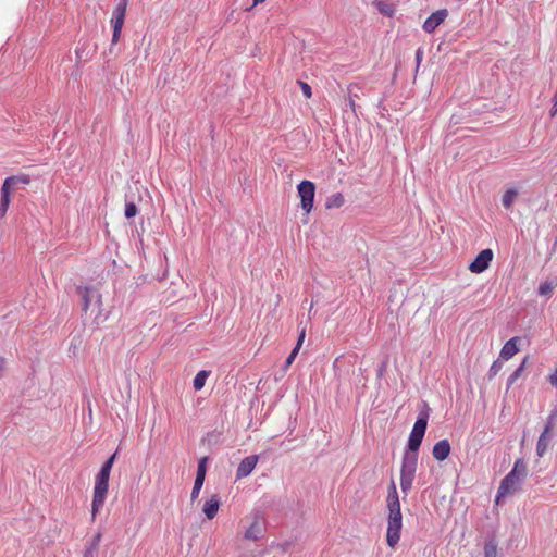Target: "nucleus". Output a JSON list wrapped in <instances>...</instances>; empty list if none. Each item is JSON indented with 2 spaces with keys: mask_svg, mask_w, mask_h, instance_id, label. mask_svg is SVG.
Segmentation results:
<instances>
[{
  "mask_svg": "<svg viewBox=\"0 0 557 557\" xmlns=\"http://www.w3.org/2000/svg\"><path fill=\"white\" fill-rule=\"evenodd\" d=\"M386 505L388 509L386 542L391 548H395L400 540L403 516L396 484L393 480L388 485Z\"/></svg>",
  "mask_w": 557,
  "mask_h": 557,
  "instance_id": "f257e3e1",
  "label": "nucleus"
},
{
  "mask_svg": "<svg viewBox=\"0 0 557 557\" xmlns=\"http://www.w3.org/2000/svg\"><path fill=\"white\" fill-rule=\"evenodd\" d=\"M115 459V454H113L101 467L100 471L95 478V485L92 491V502H91V520L96 519V516L102 509L108 490H109V479L111 469Z\"/></svg>",
  "mask_w": 557,
  "mask_h": 557,
  "instance_id": "f03ea898",
  "label": "nucleus"
},
{
  "mask_svg": "<svg viewBox=\"0 0 557 557\" xmlns=\"http://www.w3.org/2000/svg\"><path fill=\"white\" fill-rule=\"evenodd\" d=\"M527 465L522 459H518L512 470L502 480L500 485L498 487L496 504L500 502L502 498L513 494L518 491L520 484L527 475Z\"/></svg>",
  "mask_w": 557,
  "mask_h": 557,
  "instance_id": "7ed1b4c3",
  "label": "nucleus"
},
{
  "mask_svg": "<svg viewBox=\"0 0 557 557\" xmlns=\"http://www.w3.org/2000/svg\"><path fill=\"white\" fill-rule=\"evenodd\" d=\"M418 456L416 454H406L403 458L400 469V488L407 494L413 483L417 470Z\"/></svg>",
  "mask_w": 557,
  "mask_h": 557,
  "instance_id": "20e7f679",
  "label": "nucleus"
},
{
  "mask_svg": "<svg viewBox=\"0 0 557 557\" xmlns=\"http://www.w3.org/2000/svg\"><path fill=\"white\" fill-rule=\"evenodd\" d=\"M428 426V414H421L417 419V421L413 424V428L411 430V433L409 435L408 440V448L412 454L417 455V451L419 447L421 446L422 440L425 434V430Z\"/></svg>",
  "mask_w": 557,
  "mask_h": 557,
  "instance_id": "39448f33",
  "label": "nucleus"
},
{
  "mask_svg": "<svg viewBox=\"0 0 557 557\" xmlns=\"http://www.w3.org/2000/svg\"><path fill=\"white\" fill-rule=\"evenodd\" d=\"M301 209L309 214L313 208L315 185L311 181H301L297 186Z\"/></svg>",
  "mask_w": 557,
  "mask_h": 557,
  "instance_id": "423d86ee",
  "label": "nucleus"
},
{
  "mask_svg": "<svg viewBox=\"0 0 557 557\" xmlns=\"http://www.w3.org/2000/svg\"><path fill=\"white\" fill-rule=\"evenodd\" d=\"M126 9H127V0H120L113 11L112 18H111V24L113 27V34H112V44L113 45L117 44L120 40L121 32H122L125 15H126Z\"/></svg>",
  "mask_w": 557,
  "mask_h": 557,
  "instance_id": "0eeeda50",
  "label": "nucleus"
},
{
  "mask_svg": "<svg viewBox=\"0 0 557 557\" xmlns=\"http://www.w3.org/2000/svg\"><path fill=\"white\" fill-rule=\"evenodd\" d=\"M494 258V253L492 249H483L479 252V255L475 257V259L469 264V270L472 273H482L486 269H488L490 263L492 262Z\"/></svg>",
  "mask_w": 557,
  "mask_h": 557,
  "instance_id": "6e6552de",
  "label": "nucleus"
},
{
  "mask_svg": "<svg viewBox=\"0 0 557 557\" xmlns=\"http://www.w3.org/2000/svg\"><path fill=\"white\" fill-rule=\"evenodd\" d=\"M205 478H206V458H202L198 463L197 474H196L194 487H193L191 494H190L191 502H195L198 498L200 491L202 488L203 482H205Z\"/></svg>",
  "mask_w": 557,
  "mask_h": 557,
  "instance_id": "1a4fd4ad",
  "label": "nucleus"
},
{
  "mask_svg": "<svg viewBox=\"0 0 557 557\" xmlns=\"http://www.w3.org/2000/svg\"><path fill=\"white\" fill-rule=\"evenodd\" d=\"M447 15L448 12L446 9H442L432 13L423 24L424 32L433 33L444 22Z\"/></svg>",
  "mask_w": 557,
  "mask_h": 557,
  "instance_id": "9d476101",
  "label": "nucleus"
},
{
  "mask_svg": "<svg viewBox=\"0 0 557 557\" xmlns=\"http://www.w3.org/2000/svg\"><path fill=\"white\" fill-rule=\"evenodd\" d=\"M258 456L256 455L244 458L236 470V479L240 480L248 476L256 468Z\"/></svg>",
  "mask_w": 557,
  "mask_h": 557,
  "instance_id": "9b49d317",
  "label": "nucleus"
},
{
  "mask_svg": "<svg viewBox=\"0 0 557 557\" xmlns=\"http://www.w3.org/2000/svg\"><path fill=\"white\" fill-rule=\"evenodd\" d=\"M220 506H221L220 496L218 494H212L203 503L202 512L205 513L207 519L212 520L218 515Z\"/></svg>",
  "mask_w": 557,
  "mask_h": 557,
  "instance_id": "f8f14e48",
  "label": "nucleus"
},
{
  "mask_svg": "<svg viewBox=\"0 0 557 557\" xmlns=\"http://www.w3.org/2000/svg\"><path fill=\"white\" fill-rule=\"evenodd\" d=\"M520 342V337H512L509 341H507L503 348L500 349V358L504 360L511 359L516 354L519 352L518 343Z\"/></svg>",
  "mask_w": 557,
  "mask_h": 557,
  "instance_id": "ddd939ff",
  "label": "nucleus"
},
{
  "mask_svg": "<svg viewBox=\"0 0 557 557\" xmlns=\"http://www.w3.org/2000/svg\"><path fill=\"white\" fill-rule=\"evenodd\" d=\"M450 454V444L447 440H442L433 446L432 455L437 461H444Z\"/></svg>",
  "mask_w": 557,
  "mask_h": 557,
  "instance_id": "4468645a",
  "label": "nucleus"
},
{
  "mask_svg": "<svg viewBox=\"0 0 557 557\" xmlns=\"http://www.w3.org/2000/svg\"><path fill=\"white\" fill-rule=\"evenodd\" d=\"M30 182L27 175L22 176H10L7 177L1 187V197H10V187L12 184L23 183L28 184Z\"/></svg>",
  "mask_w": 557,
  "mask_h": 557,
  "instance_id": "2eb2a0df",
  "label": "nucleus"
},
{
  "mask_svg": "<svg viewBox=\"0 0 557 557\" xmlns=\"http://www.w3.org/2000/svg\"><path fill=\"white\" fill-rule=\"evenodd\" d=\"M262 535V528L258 520H255L246 530L244 537L248 541H258Z\"/></svg>",
  "mask_w": 557,
  "mask_h": 557,
  "instance_id": "dca6fc26",
  "label": "nucleus"
},
{
  "mask_svg": "<svg viewBox=\"0 0 557 557\" xmlns=\"http://www.w3.org/2000/svg\"><path fill=\"white\" fill-rule=\"evenodd\" d=\"M374 5L377 9V11L385 16L391 17L395 13V5L389 1L377 0L374 2Z\"/></svg>",
  "mask_w": 557,
  "mask_h": 557,
  "instance_id": "f3484780",
  "label": "nucleus"
},
{
  "mask_svg": "<svg viewBox=\"0 0 557 557\" xmlns=\"http://www.w3.org/2000/svg\"><path fill=\"white\" fill-rule=\"evenodd\" d=\"M552 435L541 433L536 443V454L539 457H543L546 453Z\"/></svg>",
  "mask_w": 557,
  "mask_h": 557,
  "instance_id": "a211bd4d",
  "label": "nucleus"
},
{
  "mask_svg": "<svg viewBox=\"0 0 557 557\" xmlns=\"http://www.w3.org/2000/svg\"><path fill=\"white\" fill-rule=\"evenodd\" d=\"M518 197V190L515 188L507 189L502 197V203L507 210L512 208L515 200Z\"/></svg>",
  "mask_w": 557,
  "mask_h": 557,
  "instance_id": "6ab92c4d",
  "label": "nucleus"
},
{
  "mask_svg": "<svg viewBox=\"0 0 557 557\" xmlns=\"http://www.w3.org/2000/svg\"><path fill=\"white\" fill-rule=\"evenodd\" d=\"M95 292H96L95 288L91 286H85L83 288H79V294H81V296L83 298V302H84L83 309L85 311L88 310Z\"/></svg>",
  "mask_w": 557,
  "mask_h": 557,
  "instance_id": "aec40b11",
  "label": "nucleus"
},
{
  "mask_svg": "<svg viewBox=\"0 0 557 557\" xmlns=\"http://www.w3.org/2000/svg\"><path fill=\"white\" fill-rule=\"evenodd\" d=\"M305 335H306V332L305 330H301L299 336H298V341H297V344L296 346L294 347V349L290 351L289 356L287 357L286 361H285V367H289L293 361L295 360L302 343H304V339H305Z\"/></svg>",
  "mask_w": 557,
  "mask_h": 557,
  "instance_id": "412c9836",
  "label": "nucleus"
},
{
  "mask_svg": "<svg viewBox=\"0 0 557 557\" xmlns=\"http://www.w3.org/2000/svg\"><path fill=\"white\" fill-rule=\"evenodd\" d=\"M345 202V198L342 193H335L331 195L325 202L327 209L341 208Z\"/></svg>",
  "mask_w": 557,
  "mask_h": 557,
  "instance_id": "4be33fe9",
  "label": "nucleus"
},
{
  "mask_svg": "<svg viewBox=\"0 0 557 557\" xmlns=\"http://www.w3.org/2000/svg\"><path fill=\"white\" fill-rule=\"evenodd\" d=\"M360 90V87L357 84H350L348 86V106L352 110L354 113H356V100L359 99V95L354 92V90Z\"/></svg>",
  "mask_w": 557,
  "mask_h": 557,
  "instance_id": "5701e85b",
  "label": "nucleus"
},
{
  "mask_svg": "<svg viewBox=\"0 0 557 557\" xmlns=\"http://www.w3.org/2000/svg\"><path fill=\"white\" fill-rule=\"evenodd\" d=\"M528 357H525L519 368H517L513 373L508 377L507 380V388H510L512 384L521 376L527 363H528Z\"/></svg>",
  "mask_w": 557,
  "mask_h": 557,
  "instance_id": "b1692460",
  "label": "nucleus"
},
{
  "mask_svg": "<svg viewBox=\"0 0 557 557\" xmlns=\"http://www.w3.org/2000/svg\"><path fill=\"white\" fill-rule=\"evenodd\" d=\"M209 374L210 372L206 370H201L196 374L193 382V386L196 391H200L205 386Z\"/></svg>",
  "mask_w": 557,
  "mask_h": 557,
  "instance_id": "393cba45",
  "label": "nucleus"
},
{
  "mask_svg": "<svg viewBox=\"0 0 557 557\" xmlns=\"http://www.w3.org/2000/svg\"><path fill=\"white\" fill-rule=\"evenodd\" d=\"M484 557H497V543L494 540H491L485 544Z\"/></svg>",
  "mask_w": 557,
  "mask_h": 557,
  "instance_id": "a878e982",
  "label": "nucleus"
},
{
  "mask_svg": "<svg viewBox=\"0 0 557 557\" xmlns=\"http://www.w3.org/2000/svg\"><path fill=\"white\" fill-rule=\"evenodd\" d=\"M555 421H556V414L555 413L549 414V417L547 418L545 428H544L542 433L552 435L553 430L555 428Z\"/></svg>",
  "mask_w": 557,
  "mask_h": 557,
  "instance_id": "bb28decb",
  "label": "nucleus"
},
{
  "mask_svg": "<svg viewBox=\"0 0 557 557\" xmlns=\"http://www.w3.org/2000/svg\"><path fill=\"white\" fill-rule=\"evenodd\" d=\"M554 289V286L549 282H543L539 286V294L542 296H549Z\"/></svg>",
  "mask_w": 557,
  "mask_h": 557,
  "instance_id": "cd10ccee",
  "label": "nucleus"
},
{
  "mask_svg": "<svg viewBox=\"0 0 557 557\" xmlns=\"http://www.w3.org/2000/svg\"><path fill=\"white\" fill-rule=\"evenodd\" d=\"M137 207L134 202H128L125 205V216L127 219L134 218L137 214Z\"/></svg>",
  "mask_w": 557,
  "mask_h": 557,
  "instance_id": "c85d7f7f",
  "label": "nucleus"
},
{
  "mask_svg": "<svg viewBox=\"0 0 557 557\" xmlns=\"http://www.w3.org/2000/svg\"><path fill=\"white\" fill-rule=\"evenodd\" d=\"M298 85L300 86V89H301L304 96L307 99H310L312 97V89H311L310 85L302 81H298Z\"/></svg>",
  "mask_w": 557,
  "mask_h": 557,
  "instance_id": "c756f323",
  "label": "nucleus"
},
{
  "mask_svg": "<svg viewBox=\"0 0 557 557\" xmlns=\"http://www.w3.org/2000/svg\"><path fill=\"white\" fill-rule=\"evenodd\" d=\"M10 197H1V203H0V216L3 218L7 214L9 205H10Z\"/></svg>",
  "mask_w": 557,
  "mask_h": 557,
  "instance_id": "7c9ffc66",
  "label": "nucleus"
},
{
  "mask_svg": "<svg viewBox=\"0 0 557 557\" xmlns=\"http://www.w3.org/2000/svg\"><path fill=\"white\" fill-rule=\"evenodd\" d=\"M502 369V363L494 361L490 369V376H495Z\"/></svg>",
  "mask_w": 557,
  "mask_h": 557,
  "instance_id": "2f4dec72",
  "label": "nucleus"
},
{
  "mask_svg": "<svg viewBox=\"0 0 557 557\" xmlns=\"http://www.w3.org/2000/svg\"><path fill=\"white\" fill-rule=\"evenodd\" d=\"M548 381L549 383L554 386V387H557V368L555 369V371L548 376Z\"/></svg>",
  "mask_w": 557,
  "mask_h": 557,
  "instance_id": "473e14b6",
  "label": "nucleus"
},
{
  "mask_svg": "<svg viewBox=\"0 0 557 557\" xmlns=\"http://www.w3.org/2000/svg\"><path fill=\"white\" fill-rule=\"evenodd\" d=\"M264 1L265 0H253L252 1V5L256 7V5H258V4H260V3L264 2Z\"/></svg>",
  "mask_w": 557,
  "mask_h": 557,
  "instance_id": "72a5a7b5",
  "label": "nucleus"
}]
</instances>
